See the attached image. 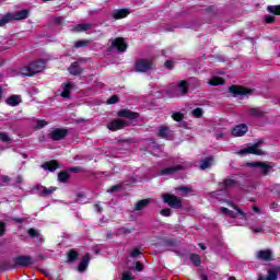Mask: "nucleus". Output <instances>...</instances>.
<instances>
[{
    "label": "nucleus",
    "instance_id": "f257e3e1",
    "mask_svg": "<svg viewBox=\"0 0 280 280\" xmlns=\"http://www.w3.org/2000/svg\"><path fill=\"white\" fill-rule=\"evenodd\" d=\"M230 207H233L236 212L229 210L228 208H221V213L224 215H228V218H237L240 215L241 220H244L246 224H248L253 231V233H264L266 231V228L262 223L259 222V219H257V215L261 214V210L259 207L254 206L253 212H244L242 209L237 208V206L233 205V202L229 201Z\"/></svg>",
    "mask_w": 280,
    "mask_h": 280
},
{
    "label": "nucleus",
    "instance_id": "f03ea898",
    "mask_svg": "<svg viewBox=\"0 0 280 280\" xmlns=\"http://www.w3.org/2000/svg\"><path fill=\"white\" fill-rule=\"evenodd\" d=\"M45 60L33 61L27 66H24L20 69L21 75L32 77L40 71H45Z\"/></svg>",
    "mask_w": 280,
    "mask_h": 280
},
{
    "label": "nucleus",
    "instance_id": "7ed1b4c3",
    "mask_svg": "<svg viewBox=\"0 0 280 280\" xmlns=\"http://www.w3.org/2000/svg\"><path fill=\"white\" fill-rule=\"evenodd\" d=\"M187 91H189V83L187 81H180L177 85H170L167 95L168 97H180L186 95Z\"/></svg>",
    "mask_w": 280,
    "mask_h": 280
},
{
    "label": "nucleus",
    "instance_id": "20e7f679",
    "mask_svg": "<svg viewBox=\"0 0 280 280\" xmlns=\"http://www.w3.org/2000/svg\"><path fill=\"white\" fill-rule=\"evenodd\" d=\"M228 189H241L242 191H246L244 187L235 179H225L220 184V190L213 192V196H220L223 191H228Z\"/></svg>",
    "mask_w": 280,
    "mask_h": 280
},
{
    "label": "nucleus",
    "instance_id": "39448f33",
    "mask_svg": "<svg viewBox=\"0 0 280 280\" xmlns=\"http://www.w3.org/2000/svg\"><path fill=\"white\" fill-rule=\"evenodd\" d=\"M135 69L139 73H147V71L154 69V63L150 59H139L136 61Z\"/></svg>",
    "mask_w": 280,
    "mask_h": 280
},
{
    "label": "nucleus",
    "instance_id": "423d86ee",
    "mask_svg": "<svg viewBox=\"0 0 280 280\" xmlns=\"http://www.w3.org/2000/svg\"><path fill=\"white\" fill-rule=\"evenodd\" d=\"M162 198L163 201L168 205V207H172V209H180V207H183V201H180V199L174 195L164 194Z\"/></svg>",
    "mask_w": 280,
    "mask_h": 280
},
{
    "label": "nucleus",
    "instance_id": "0eeeda50",
    "mask_svg": "<svg viewBox=\"0 0 280 280\" xmlns=\"http://www.w3.org/2000/svg\"><path fill=\"white\" fill-rule=\"evenodd\" d=\"M113 49H117V51L124 52L128 49V44H126V40L121 37L110 39L108 51L110 52Z\"/></svg>",
    "mask_w": 280,
    "mask_h": 280
},
{
    "label": "nucleus",
    "instance_id": "6e6552de",
    "mask_svg": "<svg viewBox=\"0 0 280 280\" xmlns=\"http://www.w3.org/2000/svg\"><path fill=\"white\" fill-rule=\"evenodd\" d=\"M261 141L254 143L250 147H246L242 150L238 151V154L244 155V154H257L258 156H261L264 154V151L260 149Z\"/></svg>",
    "mask_w": 280,
    "mask_h": 280
},
{
    "label": "nucleus",
    "instance_id": "1a4fd4ad",
    "mask_svg": "<svg viewBox=\"0 0 280 280\" xmlns=\"http://www.w3.org/2000/svg\"><path fill=\"white\" fill-rule=\"evenodd\" d=\"M230 93H232V95H234V97L244 98L248 95H252L253 90L242 88L238 85H232V86H230Z\"/></svg>",
    "mask_w": 280,
    "mask_h": 280
},
{
    "label": "nucleus",
    "instance_id": "9d476101",
    "mask_svg": "<svg viewBox=\"0 0 280 280\" xmlns=\"http://www.w3.org/2000/svg\"><path fill=\"white\" fill-rule=\"evenodd\" d=\"M247 167H256L259 170L260 174L267 176V174L270 173V170H272V164H267L264 162H249L247 163Z\"/></svg>",
    "mask_w": 280,
    "mask_h": 280
},
{
    "label": "nucleus",
    "instance_id": "9b49d317",
    "mask_svg": "<svg viewBox=\"0 0 280 280\" xmlns=\"http://www.w3.org/2000/svg\"><path fill=\"white\" fill-rule=\"evenodd\" d=\"M126 126H128V122L121 118H116L113 119L108 125L107 128L108 130H112L113 132L117 131V130H121L124 128H126Z\"/></svg>",
    "mask_w": 280,
    "mask_h": 280
},
{
    "label": "nucleus",
    "instance_id": "f8f14e48",
    "mask_svg": "<svg viewBox=\"0 0 280 280\" xmlns=\"http://www.w3.org/2000/svg\"><path fill=\"white\" fill-rule=\"evenodd\" d=\"M13 264L15 266H21L22 268H27V266H32L34 261L31 256H18L13 258Z\"/></svg>",
    "mask_w": 280,
    "mask_h": 280
},
{
    "label": "nucleus",
    "instance_id": "ddd939ff",
    "mask_svg": "<svg viewBox=\"0 0 280 280\" xmlns=\"http://www.w3.org/2000/svg\"><path fill=\"white\" fill-rule=\"evenodd\" d=\"M280 277V267L270 268L267 272V276H260L258 280H277Z\"/></svg>",
    "mask_w": 280,
    "mask_h": 280
},
{
    "label": "nucleus",
    "instance_id": "4468645a",
    "mask_svg": "<svg viewBox=\"0 0 280 280\" xmlns=\"http://www.w3.org/2000/svg\"><path fill=\"white\" fill-rule=\"evenodd\" d=\"M248 132V126L241 124L232 129L233 137H244Z\"/></svg>",
    "mask_w": 280,
    "mask_h": 280
},
{
    "label": "nucleus",
    "instance_id": "2eb2a0df",
    "mask_svg": "<svg viewBox=\"0 0 280 280\" xmlns=\"http://www.w3.org/2000/svg\"><path fill=\"white\" fill-rule=\"evenodd\" d=\"M256 259L260 261H271L272 260V252L270 249H262L256 253Z\"/></svg>",
    "mask_w": 280,
    "mask_h": 280
},
{
    "label": "nucleus",
    "instance_id": "dca6fc26",
    "mask_svg": "<svg viewBox=\"0 0 280 280\" xmlns=\"http://www.w3.org/2000/svg\"><path fill=\"white\" fill-rule=\"evenodd\" d=\"M67 137V130L65 129H55L50 132V138L54 141H60V139H65Z\"/></svg>",
    "mask_w": 280,
    "mask_h": 280
},
{
    "label": "nucleus",
    "instance_id": "f3484780",
    "mask_svg": "<svg viewBox=\"0 0 280 280\" xmlns=\"http://www.w3.org/2000/svg\"><path fill=\"white\" fill-rule=\"evenodd\" d=\"M28 15V10L18 11L15 13H11V21H23V19H27Z\"/></svg>",
    "mask_w": 280,
    "mask_h": 280
},
{
    "label": "nucleus",
    "instance_id": "a211bd4d",
    "mask_svg": "<svg viewBox=\"0 0 280 280\" xmlns=\"http://www.w3.org/2000/svg\"><path fill=\"white\" fill-rule=\"evenodd\" d=\"M128 14H130V9H118L115 10L112 13L113 19L119 20V19H126V16H128Z\"/></svg>",
    "mask_w": 280,
    "mask_h": 280
},
{
    "label": "nucleus",
    "instance_id": "6ab92c4d",
    "mask_svg": "<svg viewBox=\"0 0 280 280\" xmlns=\"http://www.w3.org/2000/svg\"><path fill=\"white\" fill-rule=\"evenodd\" d=\"M90 261H91V255L85 254V256L81 259V261L78 266L79 272H84V270H86V268H89V262Z\"/></svg>",
    "mask_w": 280,
    "mask_h": 280
},
{
    "label": "nucleus",
    "instance_id": "aec40b11",
    "mask_svg": "<svg viewBox=\"0 0 280 280\" xmlns=\"http://www.w3.org/2000/svg\"><path fill=\"white\" fill-rule=\"evenodd\" d=\"M118 117H126L127 119H137V117H139V114L132 113L128 109H121L118 112Z\"/></svg>",
    "mask_w": 280,
    "mask_h": 280
},
{
    "label": "nucleus",
    "instance_id": "412c9836",
    "mask_svg": "<svg viewBox=\"0 0 280 280\" xmlns=\"http://www.w3.org/2000/svg\"><path fill=\"white\" fill-rule=\"evenodd\" d=\"M178 170H183V166L177 165V166H170V167L163 168L162 176H170L172 174H176V172H178Z\"/></svg>",
    "mask_w": 280,
    "mask_h": 280
},
{
    "label": "nucleus",
    "instance_id": "4be33fe9",
    "mask_svg": "<svg viewBox=\"0 0 280 280\" xmlns=\"http://www.w3.org/2000/svg\"><path fill=\"white\" fill-rule=\"evenodd\" d=\"M71 89H73V83L69 82L62 86L61 90V97H70L71 96Z\"/></svg>",
    "mask_w": 280,
    "mask_h": 280
},
{
    "label": "nucleus",
    "instance_id": "5701e85b",
    "mask_svg": "<svg viewBox=\"0 0 280 280\" xmlns=\"http://www.w3.org/2000/svg\"><path fill=\"white\" fill-rule=\"evenodd\" d=\"M69 73H71V75H80V73H82V69L80 68V63L78 61L70 66Z\"/></svg>",
    "mask_w": 280,
    "mask_h": 280
},
{
    "label": "nucleus",
    "instance_id": "b1692460",
    "mask_svg": "<svg viewBox=\"0 0 280 280\" xmlns=\"http://www.w3.org/2000/svg\"><path fill=\"white\" fill-rule=\"evenodd\" d=\"M8 106H19L21 104V95H12L7 100Z\"/></svg>",
    "mask_w": 280,
    "mask_h": 280
},
{
    "label": "nucleus",
    "instance_id": "393cba45",
    "mask_svg": "<svg viewBox=\"0 0 280 280\" xmlns=\"http://www.w3.org/2000/svg\"><path fill=\"white\" fill-rule=\"evenodd\" d=\"M43 170H48L49 172H56L58 170V162L56 161H50L46 162L45 164L42 165Z\"/></svg>",
    "mask_w": 280,
    "mask_h": 280
},
{
    "label": "nucleus",
    "instance_id": "a878e982",
    "mask_svg": "<svg viewBox=\"0 0 280 280\" xmlns=\"http://www.w3.org/2000/svg\"><path fill=\"white\" fill-rule=\"evenodd\" d=\"M89 30H93V24L82 23V24H78L74 27V32H89Z\"/></svg>",
    "mask_w": 280,
    "mask_h": 280
},
{
    "label": "nucleus",
    "instance_id": "bb28decb",
    "mask_svg": "<svg viewBox=\"0 0 280 280\" xmlns=\"http://www.w3.org/2000/svg\"><path fill=\"white\" fill-rule=\"evenodd\" d=\"M213 165V158H207L205 160H201L200 162V170H209Z\"/></svg>",
    "mask_w": 280,
    "mask_h": 280
},
{
    "label": "nucleus",
    "instance_id": "cd10ccee",
    "mask_svg": "<svg viewBox=\"0 0 280 280\" xmlns=\"http://www.w3.org/2000/svg\"><path fill=\"white\" fill-rule=\"evenodd\" d=\"M28 235H30V237L35 240V242H43V236L35 229H30Z\"/></svg>",
    "mask_w": 280,
    "mask_h": 280
},
{
    "label": "nucleus",
    "instance_id": "c85d7f7f",
    "mask_svg": "<svg viewBox=\"0 0 280 280\" xmlns=\"http://www.w3.org/2000/svg\"><path fill=\"white\" fill-rule=\"evenodd\" d=\"M148 205H150V200H148V199H142V200H140V201H138V202L136 203L135 210H136V211H142V209H145V207H148Z\"/></svg>",
    "mask_w": 280,
    "mask_h": 280
},
{
    "label": "nucleus",
    "instance_id": "c756f323",
    "mask_svg": "<svg viewBox=\"0 0 280 280\" xmlns=\"http://www.w3.org/2000/svg\"><path fill=\"white\" fill-rule=\"evenodd\" d=\"M248 115H249V117H262L264 112H261V109H259V108H250L248 110Z\"/></svg>",
    "mask_w": 280,
    "mask_h": 280
},
{
    "label": "nucleus",
    "instance_id": "7c9ffc66",
    "mask_svg": "<svg viewBox=\"0 0 280 280\" xmlns=\"http://www.w3.org/2000/svg\"><path fill=\"white\" fill-rule=\"evenodd\" d=\"M210 86H219V84H224V79L220 77H214L209 81Z\"/></svg>",
    "mask_w": 280,
    "mask_h": 280
},
{
    "label": "nucleus",
    "instance_id": "2f4dec72",
    "mask_svg": "<svg viewBox=\"0 0 280 280\" xmlns=\"http://www.w3.org/2000/svg\"><path fill=\"white\" fill-rule=\"evenodd\" d=\"M58 180L59 183H67V180H69V173L67 171L59 173Z\"/></svg>",
    "mask_w": 280,
    "mask_h": 280
},
{
    "label": "nucleus",
    "instance_id": "473e14b6",
    "mask_svg": "<svg viewBox=\"0 0 280 280\" xmlns=\"http://www.w3.org/2000/svg\"><path fill=\"white\" fill-rule=\"evenodd\" d=\"M12 21V13H8L2 19H0V27H3L7 23H10Z\"/></svg>",
    "mask_w": 280,
    "mask_h": 280
},
{
    "label": "nucleus",
    "instance_id": "72a5a7b5",
    "mask_svg": "<svg viewBox=\"0 0 280 280\" xmlns=\"http://www.w3.org/2000/svg\"><path fill=\"white\" fill-rule=\"evenodd\" d=\"M89 43H91V42L88 39H81V40H78L74 43V47L77 49H80V47H89Z\"/></svg>",
    "mask_w": 280,
    "mask_h": 280
},
{
    "label": "nucleus",
    "instance_id": "f704fd0d",
    "mask_svg": "<svg viewBox=\"0 0 280 280\" xmlns=\"http://www.w3.org/2000/svg\"><path fill=\"white\" fill-rule=\"evenodd\" d=\"M176 191H179L182 196H189V191H191V189L187 186H180L176 189Z\"/></svg>",
    "mask_w": 280,
    "mask_h": 280
},
{
    "label": "nucleus",
    "instance_id": "c9c22d12",
    "mask_svg": "<svg viewBox=\"0 0 280 280\" xmlns=\"http://www.w3.org/2000/svg\"><path fill=\"white\" fill-rule=\"evenodd\" d=\"M167 135H170V129L167 127H162L159 130V137L162 139H167Z\"/></svg>",
    "mask_w": 280,
    "mask_h": 280
},
{
    "label": "nucleus",
    "instance_id": "e433bc0d",
    "mask_svg": "<svg viewBox=\"0 0 280 280\" xmlns=\"http://www.w3.org/2000/svg\"><path fill=\"white\" fill-rule=\"evenodd\" d=\"M268 12H270L271 14H280V4L279 5H269L267 8Z\"/></svg>",
    "mask_w": 280,
    "mask_h": 280
},
{
    "label": "nucleus",
    "instance_id": "4c0bfd02",
    "mask_svg": "<svg viewBox=\"0 0 280 280\" xmlns=\"http://www.w3.org/2000/svg\"><path fill=\"white\" fill-rule=\"evenodd\" d=\"M130 233H132V230L128 228H119L116 232L118 235H130Z\"/></svg>",
    "mask_w": 280,
    "mask_h": 280
},
{
    "label": "nucleus",
    "instance_id": "58836bf2",
    "mask_svg": "<svg viewBox=\"0 0 280 280\" xmlns=\"http://www.w3.org/2000/svg\"><path fill=\"white\" fill-rule=\"evenodd\" d=\"M190 261H192L194 266H200V256L197 254H191Z\"/></svg>",
    "mask_w": 280,
    "mask_h": 280
},
{
    "label": "nucleus",
    "instance_id": "ea45409f",
    "mask_svg": "<svg viewBox=\"0 0 280 280\" xmlns=\"http://www.w3.org/2000/svg\"><path fill=\"white\" fill-rule=\"evenodd\" d=\"M54 191H56V187H50V188L42 187V194L44 196H50V194H54Z\"/></svg>",
    "mask_w": 280,
    "mask_h": 280
},
{
    "label": "nucleus",
    "instance_id": "a19ab883",
    "mask_svg": "<svg viewBox=\"0 0 280 280\" xmlns=\"http://www.w3.org/2000/svg\"><path fill=\"white\" fill-rule=\"evenodd\" d=\"M184 117H185V115H183V113H180V112L173 113V115H172V118L175 121H183Z\"/></svg>",
    "mask_w": 280,
    "mask_h": 280
},
{
    "label": "nucleus",
    "instance_id": "79ce46f5",
    "mask_svg": "<svg viewBox=\"0 0 280 280\" xmlns=\"http://www.w3.org/2000/svg\"><path fill=\"white\" fill-rule=\"evenodd\" d=\"M68 259L69 261H75V259H78V252L71 249L68 254Z\"/></svg>",
    "mask_w": 280,
    "mask_h": 280
},
{
    "label": "nucleus",
    "instance_id": "37998d69",
    "mask_svg": "<svg viewBox=\"0 0 280 280\" xmlns=\"http://www.w3.org/2000/svg\"><path fill=\"white\" fill-rule=\"evenodd\" d=\"M0 141H2L3 143H10V136H8V133L5 132H0Z\"/></svg>",
    "mask_w": 280,
    "mask_h": 280
},
{
    "label": "nucleus",
    "instance_id": "c03bdc74",
    "mask_svg": "<svg viewBox=\"0 0 280 280\" xmlns=\"http://www.w3.org/2000/svg\"><path fill=\"white\" fill-rule=\"evenodd\" d=\"M192 116L197 117V118L202 117V108L198 107V108L194 109L192 110Z\"/></svg>",
    "mask_w": 280,
    "mask_h": 280
},
{
    "label": "nucleus",
    "instance_id": "a18cd8bd",
    "mask_svg": "<svg viewBox=\"0 0 280 280\" xmlns=\"http://www.w3.org/2000/svg\"><path fill=\"white\" fill-rule=\"evenodd\" d=\"M47 125H48L47 120H37L35 128H38V129L45 128V126Z\"/></svg>",
    "mask_w": 280,
    "mask_h": 280
},
{
    "label": "nucleus",
    "instance_id": "49530a36",
    "mask_svg": "<svg viewBox=\"0 0 280 280\" xmlns=\"http://www.w3.org/2000/svg\"><path fill=\"white\" fill-rule=\"evenodd\" d=\"M270 209H271V211H275L276 213H279V211H280V206H279V203H277V202H272V203L270 205Z\"/></svg>",
    "mask_w": 280,
    "mask_h": 280
},
{
    "label": "nucleus",
    "instance_id": "de8ad7c7",
    "mask_svg": "<svg viewBox=\"0 0 280 280\" xmlns=\"http://www.w3.org/2000/svg\"><path fill=\"white\" fill-rule=\"evenodd\" d=\"M122 280H132V273L130 271H125L122 273Z\"/></svg>",
    "mask_w": 280,
    "mask_h": 280
},
{
    "label": "nucleus",
    "instance_id": "09e8293b",
    "mask_svg": "<svg viewBox=\"0 0 280 280\" xmlns=\"http://www.w3.org/2000/svg\"><path fill=\"white\" fill-rule=\"evenodd\" d=\"M139 255H141V250H139V248H135L130 253V256L133 257V258L139 257Z\"/></svg>",
    "mask_w": 280,
    "mask_h": 280
},
{
    "label": "nucleus",
    "instance_id": "8fccbe9b",
    "mask_svg": "<svg viewBox=\"0 0 280 280\" xmlns=\"http://www.w3.org/2000/svg\"><path fill=\"white\" fill-rule=\"evenodd\" d=\"M119 101V97L117 95H113L110 98H108L107 104H117Z\"/></svg>",
    "mask_w": 280,
    "mask_h": 280
},
{
    "label": "nucleus",
    "instance_id": "3c124183",
    "mask_svg": "<svg viewBox=\"0 0 280 280\" xmlns=\"http://www.w3.org/2000/svg\"><path fill=\"white\" fill-rule=\"evenodd\" d=\"M161 215H164V218H170V215H172V210L171 209H163L161 211Z\"/></svg>",
    "mask_w": 280,
    "mask_h": 280
},
{
    "label": "nucleus",
    "instance_id": "603ef678",
    "mask_svg": "<svg viewBox=\"0 0 280 280\" xmlns=\"http://www.w3.org/2000/svg\"><path fill=\"white\" fill-rule=\"evenodd\" d=\"M217 139H229V137L226 132H218Z\"/></svg>",
    "mask_w": 280,
    "mask_h": 280
},
{
    "label": "nucleus",
    "instance_id": "864d4df0",
    "mask_svg": "<svg viewBox=\"0 0 280 280\" xmlns=\"http://www.w3.org/2000/svg\"><path fill=\"white\" fill-rule=\"evenodd\" d=\"M166 69H174V61L167 60L165 63Z\"/></svg>",
    "mask_w": 280,
    "mask_h": 280
},
{
    "label": "nucleus",
    "instance_id": "5fc2aeb1",
    "mask_svg": "<svg viewBox=\"0 0 280 280\" xmlns=\"http://www.w3.org/2000/svg\"><path fill=\"white\" fill-rule=\"evenodd\" d=\"M265 21H266V23H273V22H275V16H272V15H266V16H265Z\"/></svg>",
    "mask_w": 280,
    "mask_h": 280
},
{
    "label": "nucleus",
    "instance_id": "6e6d98bb",
    "mask_svg": "<svg viewBox=\"0 0 280 280\" xmlns=\"http://www.w3.org/2000/svg\"><path fill=\"white\" fill-rule=\"evenodd\" d=\"M136 270H137L138 272H141V270H143V265H142L140 261H137V262H136Z\"/></svg>",
    "mask_w": 280,
    "mask_h": 280
},
{
    "label": "nucleus",
    "instance_id": "4d7b16f0",
    "mask_svg": "<svg viewBox=\"0 0 280 280\" xmlns=\"http://www.w3.org/2000/svg\"><path fill=\"white\" fill-rule=\"evenodd\" d=\"M3 233H5V223L0 221V236L3 235Z\"/></svg>",
    "mask_w": 280,
    "mask_h": 280
},
{
    "label": "nucleus",
    "instance_id": "13d9d810",
    "mask_svg": "<svg viewBox=\"0 0 280 280\" xmlns=\"http://www.w3.org/2000/svg\"><path fill=\"white\" fill-rule=\"evenodd\" d=\"M25 220H27V219H25V218H16V219H14V222H16L18 224H23V222H25Z\"/></svg>",
    "mask_w": 280,
    "mask_h": 280
},
{
    "label": "nucleus",
    "instance_id": "bf43d9fd",
    "mask_svg": "<svg viewBox=\"0 0 280 280\" xmlns=\"http://www.w3.org/2000/svg\"><path fill=\"white\" fill-rule=\"evenodd\" d=\"M1 182H2V183H10V177H8V176H2V177H1Z\"/></svg>",
    "mask_w": 280,
    "mask_h": 280
},
{
    "label": "nucleus",
    "instance_id": "052dcab7",
    "mask_svg": "<svg viewBox=\"0 0 280 280\" xmlns=\"http://www.w3.org/2000/svg\"><path fill=\"white\" fill-rule=\"evenodd\" d=\"M117 189H119V186H113L109 191H110V194H113V192L117 191Z\"/></svg>",
    "mask_w": 280,
    "mask_h": 280
},
{
    "label": "nucleus",
    "instance_id": "680f3d73",
    "mask_svg": "<svg viewBox=\"0 0 280 280\" xmlns=\"http://www.w3.org/2000/svg\"><path fill=\"white\" fill-rule=\"evenodd\" d=\"M95 210L97 213H102V207H100V205H95Z\"/></svg>",
    "mask_w": 280,
    "mask_h": 280
},
{
    "label": "nucleus",
    "instance_id": "e2e57ef3",
    "mask_svg": "<svg viewBox=\"0 0 280 280\" xmlns=\"http://www.w3.org/2000/svg\"><path fill=\"white\" fill-rule=\"evenodd\" d=\"M55 23L57 25H60V23H62V19H60V18L55 19Z\"/></svg>",
    "mask_w": 280,
    "mask_h": 280
},
{
    "label": "nucleus",
    "instance_id": "0e129e2a",
    "mask_svg": "<svg viewBox=\"0 0 280 280\" xmlns=\"http://www.w3.org/2000/svg\"><path fill=\"white\" fill-rule=\"evenodd\" d=\"M16 183H18V184H21V183H23V177H21V176H18V177H16Z\"/></svg>",
    "mask_w": 280,
    "mask_h": 280
},
{
    "label": "nucleus",
    "instance_id": "69168bd1",
    "mask_svg": "<svg viewBox=\"0 0 280 280\" xmlns=\"http://www.w3.org/2000/svg\"><path fill=\"white\" fill-rule=\"evenodd\" d=\"M70 170H71V172H74V173L80 172V168H79V167H72V168H70Z\"/></svg>",
    "mask_w": 280,
    "mask_h": 280
},
{
    "label": "nucleus",
    "instance_id": "338daca9",
    "mask_svg": "<svg viewBox=\"0 0 280 280\" xmlns=\"http://www.w3.org/2000/svg\"><path fill=\"white\" fill-rule=\"evenodd\" d=\"M199 247L201 250H207V247H205V245H202V243H199Z\"/></svg>",
    "mask_w": 280,
    "mask_h": 280
},
{
    "label": "nucleus",
    "instance_id": "774afa93",
    "mask_svg": "<svg viewBox=\"0 0 280 280\" xmlns=\"http://www.w3.org/2000/svg\"><path fill=\"white\" fill-rule=\"evenodd\" d=\"M201 280H209V279L207 278V276L201 275Z\"/></svg>",
    "mask_w": 280,
    "mask_h": 280
}]
</instances>
